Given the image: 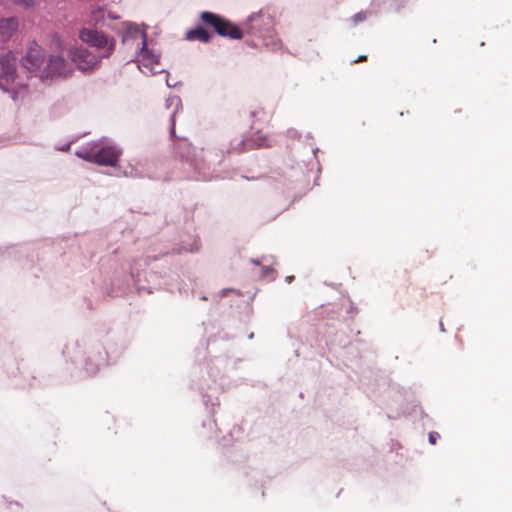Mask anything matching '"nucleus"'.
<instances>
[{
	"label": "nucleus",
	"instance_id": "f257e3e1",
	"mask_svg": "<svg viewBox=\"0 0 512 512\" xmlns=\"http://www.w3.org/2000/svg\"><path fill=\"white\" fill-rule=\"evenodd\" d=\"M54 42L57 53L48 57L47 64L41 70L40 78L43 80L67 78L74 72L72 63L64 58V51L66 49L64 41L57 37Z\"/></svg>",
	"mask_w": 512,
	"mask_h": 512
},
{
	"label": "nucleus",
	"instance_id": "f03ea898",
	"mask_svg": "<svg viewBox=\"0 0 512 512\" xmlns=\"http://www.w3.org/2000/svg\"><path fill=\"white\" fill-rule=\"evenodd\" d=\"M200 19L204 25L212 28L221 37L238 40L243 37V31L231 21L210 11H203Z\"/></svg>",
	"mask_w": 512,
	"mask_h": 512
},
{
	"label": "nucleus",
	"instance_id": "7ed1b4c3",
	"mask_svg": "<svg viewBox=\"0 0 512 512\" xmlns=\"http://www.w3.org/2000/svg\"><path fill=\"white\" fill-rule=\"evenodd\" d=\"M18 57L8 51L0 57V89L5 92H14L18 78Z\"/></svg>",
	"mask_w": 512,
	"mask_h": 512
},
{
	"label": "nucleus",
	"instance_id": "20e7f679",
	"mask_svg": "<svg viewBox=\"0 0 512 512\" xmlns=\"http://www.w3.org/2000/svg\"><path fill=\"white\" fill-rule=\"evenodd\" d=\"M79 37L82 42L88 44L91 47H95L98 50H102L101 58L109 57L115 48V40L108 38L103 32L93 30L90 28H83Z\"/></svg>",
	"mask_w": 512,
	"mask_h": 512
},
{
	"label": "nucleus",
	"instance_id": "39448f33",
	"mask_svg": "<svg viewBox=\"0 0 512 512\" xmlns=\"http://www.w3.org/2000/svg\"><path fill=\"white\" fill-rule=\"evenodd\" d=\"M68 56L79 70L86 72L98 67L101 57L90 52L83 46H74L68 49Z\"/></svg>",
	"mask_w": 512,
	"mask_h": 512
},
{
	"label": "nucleus",
	"instance_id": "423d86ee",
	"mask_svg": "<svg viewBox=\"0 0 512 512\" xmlns=\"http://www.w3.org/2000/svg\"><path fill=\"white\" fill-rule=\"evenodd\" d=\"M250 114L254 119L251 124V130L254 131L251 141L256 147L269 146L268 138L262 133V124L269 122V113L264 108L257 106L251 110Z\"/></svg>",
	"mask_w": 512,
	"mask_h": 512
},
{
	"label": "nucleus",
	"instance_id": "0eeeda50",
	"mask_svg": "<svg viewBox=\"0 0 512 512\" xmlns=\"http://www.w3.org/2000/svg\"><path fill=\"white\" fill-rule=\"evenodd\" d=\"M44 51L40 45L33 42L28 48L25 56L22 58V66L29 72H41V66L44 63Z\"/></svg>",
	"mask_w": 512,
	"mask_h": 512
},
{
	"label": "nucleus",
	"instance_id": "6e6552de",
	"mask_svg": "<svg viewBox=\"0 0 512 512\" xmlns=\"http://www.w3.org/2000/svg\"><path fill=\"white\" fill-rule=\"evenodd\" d=\"M80 156L85 160L97 163L99 165L114 166L119 159L120 152L116 148L108 146L103 147L94 154L86 153L83 155L80 154Z\"/></svg>",
	"mask_w": 512,
	"mask_h": 512
},
{
	"label": "nucleus",
	"instance_id": "1a4fd4ad",
	"mask_svg": "<svg viewBox=\"0 0 512 512\" xmlns=\"http://www.w3.org/2000/svg\"><path fill=\"white\" fill-rule=\"evenodd\" d=\"M18 20L15 17L0 19V35L3 39H10L18 30Z\"/></svg>",
	"mask_w": 512,
	"mask_h": 512
},
{
	"label": "nucleus",
	"instance_id": "9d476101",
	"mask_svg": "<svg viewBox=\"0 0 512 512\" xmlns=\"http://www.w3.org/2000/svg\"><path fill=\"white\" fill-rule=\"evenodd\" d=\"M174 151L179 157L189 160L193 155L194 147L186 138H177Z\"/></svg>",
	"mask_w": 512,
	"mask_h": 512
},
{
	"label": "nucleus",
	"instance_id": "9b49d317",
	"mask_svg": "<svg viewBox=\"0 0 512 512\" xmlns=\"http://www.w3.org/2000/svg\"><path fill=\"white\" fill-rule=\"evenodd\" d=\"M185 38L188 41H200L202 43H209L212 35L202 26L190 29L186 32Z\"/></svg>",
	"mask_w": 512,
	"mask_h": 512
},
{
	"label": "nucleus",
	"instance_id": "f8f14e48",
	"mask_svg": "<svg viewBox=\"0 0 512 512\" xmlns=\"http://www.w3.org/2000/svg\"><path fill=\"white\" fill-rule=\"evenodd\" d=\"M250 20H251L253 29L259 28L260 22H267V25L269 27H272L274 24L273 18L269 14L265 13L264 11H260L258 14L252 15Z\"/></svg>",
	"mask_w": 512,
	"mask_h": 512
},
{
	"label": "nucleus",
	"instance_id": "ddd939ff",
	"mask_svg": "<svg viewBox=\"0 0 512 512\" xmlns=\"http://www.w3.org/2000/svg\"><path fill=\"white\" fill-rule=\"evenodd\" d=\"M141 57L144 61H147L148 63L146 65H152L157 64L159 57L158 55L153 54L148 48H147V42L145 35L143 36L142 41V49H141Z\"/></svg>",
	"mask_w": 512,
	"mask_h": 512
},
{
	"label": "nucleus",
	"instance_id": "4468645a",
	"mask_svg": "<svg viewBox=\"0 0 512 512\" xmlns=\"http://www.w3.org/2000/svg\"><path fill=\"white\" fill-rule=\"evenodd\" d=\"M172 102L175 101V110L173 111L172 113V116H171V128H170V135L175 138L176 135H175V114L177 112V109H178V106L180 104V101L179 99H173L171 100Z\"/></svg>",
	"mask_w": 512,
	"mask_h": 512
},
{
	"label": "nucleus",
	"instance_id": "2eb2a0df",
	"mask_svg": "<svg viewBox=\"0 0 512 512\" xmlns=\"http://www.w3.org/2000/svg\"><path fill=\"white\" fill-rule=\"evenodd\" d=\"M367 18V13L364 12V11H361V12H358L356 13L353 17H352V20L355 24H358L360 22H363L365 21Z\"/></svg>",
	"mask_w": 512,
	"mask_h": 512
},
{
	"label": "nucleus",
	"instance_id": "dca6fc26",
	"mask_svg": "<svg viewBox=\"0 0 512 512\" xmlns=\"http://www.w3.org/2000/svg\"><path fill=\"white\" fill-rule=\"evenodd\" d=\"M439 437V435L437 433H430L429 434V441L431 444H435L436 443V440L437 438Z\"/></svg>",
	"mask_w": 512,
	"mask_h": 512
},
{
	"label": "nucleus",
	"instance_id": "f3484780",
	"mask_svg": "<svg viewBox=\"0 0 512 512\" xmlns=\"http://www.w3.org/2000/svg\"><path fill=\"white\" fill-rule=\"evenodd\" d=\"M367 60V56L366 55H360L357 59H355L353 61V63H360V62H364Z\"/></svg>",
	"mask_w": 512,
	"mask_h": 512
}]
</instances>
